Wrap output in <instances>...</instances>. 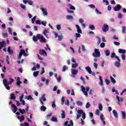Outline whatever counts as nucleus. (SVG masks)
<instances>
[{
    "mask_svg": "<svg viewBox=\"0 0 126 126\" xmlns=\"http://www.w3.org/2000/svg\"><path fill=\"white\" fill-rule=\"evenodd\" d=\"M78 114L77 115L76 120H78L80 117H81V115H82V119L83 120H85L86 118V114L85 112H83V110L81 109H79L77 110Z\"/></svg>",
    "mask_w": 126,
    "mask_h": 126,
    "instance_id": "obj_1",
    "label": "nucleus"
},
{
    "mask_svg": "<svg viewBox=\"0 0 126 126\" xmlns=\"http://www.w3.org/2000/svg\"><path fill=\"white\" fill-rule=\"evenodd\" d=\"M89 89L90 88L89 87H86V88L83 86H81V90L84 93V95H85L87 97H88V94L87 93V92L89 91Z\"/></svg>",
    "mask_w": 126,
    "mask_h": 126,
    "instance_id": "obj_2",
    "label": "nucleus"
},
{
    "mask_svg": "<svg viewBox=\"0 0 126 126\" xmlns=\"http://www.w3.org/2000/svg\"><path fill=\"white\" fill-rule=\"evenodd\" d=\"M93 56L94 58H100L101 57V53H100V51L99 49H94V52L93 53Z\"/></svg>",
    "mask_w": 126,
    "mask_h": 126,
    "instance_id": "obj_3",
    "label": "nucleus"
},
{
    "mask_svg": "<svg viewBox=\"0 0 126 126\" xmlns=\"http://www.w3.org/2000/svg\"><path fill=\"white\" fill-rule=\"evenodd\" d=\"M36 38L39 40L41 43H46L47 42L46 41V38H45V37H44L42 35H41V34H37Z\"/></svg>",
    "mask_w": 126,
    "mask_h": 126,
    "instance_id": "obj_4",
    "label": "nucleus"
},
{
    "mask_svg": "<svg viewBox=\"0 0 126 126\" xmlns=\"http://www.w3.org/2000/svg\"><path fill=\"white\" fill-rule=\"evenodd\" d=\"M45 96H46L45 94H42L39 99V102L40 104H41L42 105H44V102H43V101L44 102H46V98L45 97Z\"/></svg>",
    "mask_w": 126,
    "mask_h": 126,
    "instance_id": "obj_5",
    "label": "nucleus"
},
{
    "mask_svg": "<svg viewBox=\"0 0 126 126\" xmlns=\"http://www.w3.org/2000/svg\"><path fill=\"white\" fill-rule=\"evenodd\" d=\"M39 54L41 56H43V57H47V52L45 50L39 49Z\"/></svg>",
    "mask_w": 126,
    "mask_h": 126,
    "instance_id": "obj_6",
    "label": "nucleus"
},
{
    "mask_svg": "<svg viewBox=\"0 0 126 126\" xmlns=\"http://www.w3.org/2000/svg\"><path fill=\"white\" fill-rule=\"evenodd\" d=\"M14 81V80L11 78H9V82H7V80L4 79L3 80V82L7 83V84H12V82Z\"/></svg>",
    "mask_w": 126,
    "mask_h": 126,
    "instance_id": "obj_7",
    "label": "nucleus"
},
{
    "mask_svg": "<svg viewBox=\"0 0 126 126\" xmlns=\"http://www.w3.org/2000/svg\"><path fill=\"white\" fill-rule=\"evenodd\" d=\"M102 29L103 32H106L107 31H109V26L105 24L103 25Z\"/></svg>",
    "mask_w": 126,
    "mask_h": 126,
    "instance_id": "obj_8",
    "label": "nucleus"
},
{
    "mask_svg": "<svg viewBox=\"0 0 126 126\" xmlns=\"http://www.w3.org/2000/svg\"><path fill=\"white\" fill-rule=\"evenodd\" d=\"M121 9H122V5L120 4H117L113 8L114 11H120V10H121Z\"/></svg>",
    "mask_w": 126,
    "mask_h": 126,
    "instance_id": "obj_9",
    "label": "nucleus"
},
{
    "mask_svg": "<svg viewBox=\"0 0 126 126\" xmlns=\"http://www.w3.org/2000/svg\"><path fill=\"white\" fill-rule=\"evenodd\" d=\"M110 58H111V59L115 58L116 59H117L118 60V62H121V59H120V58H119V57L118 56H116V53H112L111 54Z\"/></svg>",
    "mask_w": 126,
    "mask_h": 126,
    "instance_id": "obj_10",
    "label": "nucleus"
},
{
    "mask_svg": "<svg viewBox=\"0 0 126 126\" xmlns=\"http://www.w3.org/2000/svg\"><path fill=\"white\" fill-rule=\"evenodd\" d=\"M76 27L77 28V32L78 33L80 34H82V30H81V28H80V26L78 25H76Z\"/></svg>",
    "mask_w": 126,
    "mask_h": 126,
    "instance_id": "obj_11",
    "label": "nucleus"
},
{
    "mask_svg": "<svg viewBox=\"0 0 126 126\" xmlns=\"http://www.w3.org/2000/svg\"><path fill=\"white\" fill-rule=\"evenodd\" d=\"M17 118L20 120V123L23 122L25 120V117L24 115H21V116H18Z\"/></svg>",
    "mask_w": 126,
    "mask_h": 126,
    "instance_id": "obj_12",
    "label": "nucleus"
},
{
    "mask_svg": "<svg viewBox=\"0 0 126 126\" xmlns=\"http://www.w3.org/2000/svg\"><path fill=\"white\" fill-rule=\"evenodd\" d=\"M100 120L101 122H102V124H103V126H106V122L104 120V115L101 114L100 115Z\"/></svg>",
    "mask_w": 126,
    "mask_h": 126,
    "instance_id": "obj_13",
    "label": "nucleus"
},
{
    "mask_svg": "<svg viewBox=\"0 0 126 126\" xmlns=\"http://www.w3.org/2000/svg\"><path fill=\"white\" fill-rule=\"evenodd\" d=\"M5 44V41H2L0 42V50H1L2 48H4V45Z\"/></svg>",
    "mask_w": 126,
    "mask_h": 126,
    "instance_id": "obj_14",
    "label": "nucleus"
},
{
    "mask_svg": "<svg viewBox=\"0 0 126 126\" xmlns=\"http://www.w3.org/2000/svg\"><path fill=\"white\" fill-rule=\"evenodd\" d=\"M41 10L43 12V15H48V12H47V9H44V8H41Z\"/></svg>",
    "mask_w": 126,
    "mask_h": 126,
    "instance_id": "obj_15",
    "label": "nucleus"
},
{
    "mask_svg": "<svg viewBox=\"0 0 126 126\" xmlns=\"http://www.w3.org/2000/svg\"><path fill=\"white\" fill-rule=\"evenodd\" d=\"M3 83L7 90H9L10 89V87L8 86L10 85L9 84H7V83H4V82H3Z\"/></svg>",
    "mask_w": 126,
    "mask_h": 126,
    "instance_id": "obj_16",
    "label": "nucleus"
},
{
    "mask_svg": "<svg viewBox=\"0 0 126 126\" xmlns=\"http://www.w3.org/2000/svg\"><path fill=\"white\" fill-rule=\"evenodd\" d=\"M7 52L9 53V55H13L14 53L13 52V51L12 50L10 49V47H8L7 49Z\"/></svg>",
    "mask_w": 126,
    "mask_h": 126,
    "instance_id": "obj_17",
    "label": "nucleus"
},
{
    "mask_svg": "<svg viewBox=\"0 0 126 126\" xmlns=\"http://www.w3.org/2000/svg\"><path fill=\"white\" fill-rule=\"evenodd\" d=\"M19 79H20V78L18 77L16 84H17V86H18L19 87H20V84L21 83H22V82H21L20 80H19Z\"/></svg>",
    "mask_w": 126,
    "mask_h": 126,
    "instance_id": "obj_18",
    "label": "nucleus"
},
{
    "mask_svg": "<svg viewBox=\"0 0 126 126\" xmlns=\"http://www.w3.org/2000/svg\"><path fill=\"white\" fill-rule=\"evenodd\" d=\"M85 68L90 74H91V73H92V71L91 70V68H90V66H87V67H86Z\"/></svg>",
    "mask_w": 126,
    "mask_h": 126,
    "instance_id": "obj_19",
    "label": "nucleus"
},
{
    "mask_svg": "<svg viewBox=\"0 0 126 126\" xmlns=\"http://www.w3.org/2000/svg\"><path fill=\"white\" fill-rule=\"evenodd\" d=\"M118 52L120 54H123V55L126 54V50L125 49H119Z\"/></svg>",
    "mask_w": 126,
    "mask_h": 126,
    "instance_id": "obj_20",
    "label": "nucleus"
},
{
    "mask_svg": "<svg viewBox=\"0 0 126 126\" xmlns=\"http://www.w3.org/2000/svg\"><path fill=\"white\" fill-rule=\"evenodd\" d=\"M16 98V96H15L14 94H12V93L10 94V99H11V100H15Z\"/></svg>",
    "mask_w": 126,
    "mask_h": 126,
    "instance_id": "obj_21",
    "label": "nucleus"
},
{
    "mask_svg": "<svg viewBox=\"0 0 126 126\" xmlns=\"http://www.w3.org/2000/svg\"><path fill=\"white\" fill-rule=\"evenodd\" d=\"M12 107L14 108V111H13V113H16V112H17V107L14 104H12Z\"/></svg>",
    "mask_w": 126,
    "mask_h": 126,
    "instance_id": "obj_22",
    "label": "nucleus"
},
{
    "mask_svg": "<svg viewBox=\"0 0 126 126\" xmlns=\"http://www.w3.org/2000/svg\"><path fill=\"white\" fill-rule=\"evenodd\" d=\"M120 62L116 61L115 62V65L116 66V67H120L121 66V63Z\"/></svg>",
    "mask_w": 126,
    "mask_h": 126,
    "instance_id": "obj_23",
    "label": "nucleus"
},
{
    "mask_svg": "<svg viewBox=\"0 0 126 126\" xmlns=\"http://www.w3.org/2000/svg\"><path fill=\"white\" fill-rule=\"evenodd\" d=\"M68 6L70 7V9H72L73 10H75V7L73 5H71V4H68Z\"/></svg>",
    "mask_w": 126,
    "mask_h": 126,
    "instance_id": "obj_24",
    "label": "nucleus"
},
{
    "mask_svg": "<svg viewBox=\"0 0 126 126\" xmlns=\"http://www.w3.org/2000/svg\"><path fill=\"white\" fill-rule=\"evenodd\" d=\"M116 98L118 102H123V101L124 100V98L123 97H120V96H119V95H117Z\"/></svg>",
    "mask_w": 126,
    "mask_h": 126,
    "instance_id": "obj_25",
    "label": "nucleus"
},
{
    "mask_svg": "<svg viewBox=\"0 0 126 126\" xmlns=\"http://www.w3.org/2000/svg\"><path fill=\"white\" fill-rule=\"evenodd\" d=\"M19 111L20 113H21V114H22V115H23V114H25L26 113L25 109H21V108H20L19 109Z\"/></svg>",
    "mask_w": 126,
    "mask_h": 126,
    "instance_id": "obj_26",
    "label": "nucleus"
},
{
    "mask_svg": "<svg viewBox=\"0 0 126 126\" xmlns=\"http://www.w3.org/2000/svg\"><path fill=\"white\" fill-rule=\"evenodd\" d=\"M77 73H78V70H72V74L73 75H76Z\"/></svg>",
    "mask_w": 126,
    "mask_h": 126,
    "instance_id": "obj_27",
    "label": "nucleus"
},
{
    "mask_svg": "<svg viewBox=\"0 0 126 126\" xmlns=\"http://www.w3.org/2000/svg\"><path fill=\"white\" fill-rule=\"evenodd\" d=\"M61 118L62 119H64L65 118V113L63 110L62 111V113L61 114Z\"/></svg>",
    "mask_w": 126,
    "mask_h": 126,
    "instance_id": "obj_28",
    "label": "nucleus"
},
{
    "mask_svg": "<svg viewBox=\"0 0 126 126\" xmlns=\"http://www.w3.org/2000/svg\"><path fill=\"white\" fill-rule=\"evenodd\" d=\"M104 53L106 57H108V56H110V50H106L105 51Z\"/></svg>",
    "mask_w": 126,
    "mask_h": 126,
    "instance_id": "obj_29",
    "label": "nucleus"
},
{
    "mask_svg": "<svg viewBox=\"0 0 126 126\" xmlns=\"http://www.w3.org/2000/svg\"><path fill=\"white\" fill-rule=\"evenodd\" d=\"M99 84L101 85V86H103V79H102V76H99Z\"/></svg>",
    "mask_w": 126,
    "mask_h": 126,
    "instance_id": "obj_30",
    "label": "nucleus"
},
{
    "mask_svg": "<svg viewBox=\"0 0 126 126\" xmlns=\"http://www.w3.org/2000/svg\"><path fill=\"white\" fill-rule=\"evenodd\" d=\"M23 55V53H22V49H21L20 51V52L19 53V56L18 57V59L19 60H20L21 59V57H22Z\"/></svg>",
    "mask_w": 126,
    "mask_h": 126,
    "instance_id": "obj_31",
    "label": "nucleus"
},
{
    "mask_svg": "<svg viewBox=\"0 0 126 126\" xmlns=\"http://www.w3.org/2000/svg\"><path fill=\"white\" fill-rule=\"evenodd\" d=\"M121 113L122 114V119L126 120V112L124 111H122Z\"/></svg>",
    "mask_w": 126,
    "mask_h": 126,
    "instance_id": "obj_32",
    "label": "nucleus"
},
{
    "mask_svg": "<svg viewBox=\"0 0 126 126\" xmlns=\"http://www.w3.org/2000/svg\"><path fill=\"white\" fill-rule=\"evenodd\" d=\"M46 109H47V107H45V106L44 105H42L40 108L41 111H43V112H45Z\"/></svg>",
    "mask_w": 126,
    "mask_h": 126,
    "instance_id": "obj_33",
    "label": "nucleus"
},
{
    "mask_svg": "<svg viewBox=\"0 0 126 126\" xmlns=\"http://www.w3.org/2000/svg\"><path fill=\"white\" fill-rule=\"evenodd\" d=\"M113 113L115 118H118V113L116 110H113Z\"/></svg>",
    "mask_w": 126,
    "mask_h": 126,
    "instance_id": "obj_34",
    "label": "nucleus"
},
{
    "mask_svg": "<svg viewBox=\"0 0 126 126\" xmlns=\"http://www.w3.org/2000/svg\"><path fill=\"white\" fill-rule=\"evenodd\" d=\"M122 30V33H123V34H125V33H126V27L123 26Z\"/></svg>",
    "mask_w": 126,
    "mask_h": 126,
    "instance_id": "obj_35",
    "label": "nucleus"
},
{
    "mask_svg": "<svg viewBox=\"0 0 126 126\" xmlns=\"http://www.w3.org/2000/svg\"><path fill=\"white\" fill-rule=\"evenodd\" d=\"M110 79H111V82H112V83H114V84L116 83V80H115L113 78V76H110Z\"/></svg>",
    "mask_w": 126,
    "mask_h": 126,
    "instance_id": "obj_36",
    "label": "nucleus"
},
{
    "mask_svg": "<svg viewBox=\"0 0 126 126\" xmlns=\"http://www.w3.org/2000/svg\"><path fill=\"white\" fill-rule=\"evenodd\" d=\"M98 109L100 111H103V105H102V104H101V103L99 104Z\"/></svg>",
    "mask_w": 126,
    "mask_h": 126,
    "instance_id": "obj_37",
    "label": "nucleus"
},
{
    "mask_svg": "<svg viewBox=\"0 0 126 126\" xmlns=\"http://www.w3.org/2000/svg\"><path fill=\"white\" fill-rule=\"evenodd\" d=\"M89 27L91 30H95V26L93 25H90Z\"/></svg>",
    "mask_w": 126,
    "mask_h": 126,
    "instance_id": "obj_38",
    "label": "nucleus"
},
{
    "mask_svg": "<svg viewBox=\"0 0 126 126\" xmlns=\"http://www.w3.org/2000/svg\"><path fill=\"white\" fill-rule=\"evenodd\" d=\"M38 75H39V71H37L33 72V76L34 77H37Z\"/></svg>",
    "mask_w": 126,
    "mask_h": 126,
    "instance_id": "obj_39",
    "label": "nucleus"
},
{
    "mask_svg": "<svg viewBox=\"0 0 126 126\" xmlns=\"http://www.w3.org/2000/svg\"><path fill=\"white\" fill-rule=\"evenodd\" d=\"M33 41L34 42H38V38H37V36L33 35V38H32Z\"/></svg>",
    "mask_w": 126,
    "mask_h": 126,
    "instance_id": "obj_40",
    "label": "nucleus"
},
{
    "mask_svg": "<svg viewBox=\"0 0 126 126\" xmlns=\"http://www.w3.org/2000/svg\"><path fill=\"white\" fill-rule=\"evenodd\" d=\"M20 126H29V124H28V123L25 122L24 124L21 123L20 124Z\"/></svg>",
    "mask_w": 126,
    "mask_h": 126,
    "instance_id": "obj_41",
    "label": "nucleus"
},
{
    "mask_svg": "<svg viewBox=\"0 0 126 126\" xmlns=\"http://www.w3.org/2000/svg\"><path fill=\"white\" fill-rule=\"evenodd\" d=\"M81 37V34L79 33H76V40H77L78 38H80Z\"/></svg>",
    "mask_w": 126,
    "mask_h": 126,
    "instance_id": "obj_42",
    "label": "nucleus"
},
{
    "mask_svg": "<svg viewBox=\"0 0 126 126\" xmlns=\"http://www.w3.org/2000/svg\"><path fill=\"white\" fill-rule=\"evenodd\" d=\"M66 19L69 20V19H73V17L71 15H67L66 16Z\"/></svg>",
    "mask_w": 126,
    "mask_h": 126,
    "instance_id": "obj_43",
    "label": "nucleus"
},
{
    "mask_svg": "<svg viewBox=\"0 0 126 126\" xmlns=\"http://www.w3.org/2000/svg\"><path fill=\"white\" fill-rule=\"evenodd\" d=\"M22 54H23V55H24V57H27V56H28V54H27V53H26V52H25V50L22 49Z\"/></svg>",
    "mask_w": 126,
    "mask_h": 126,
    "instance_id": "obj_44",
    "label": "nucleus"
},
{
    "mask_svg": "<svg viewBox=\"0 0 126 126\" xmlns=\"http://www.w3.org/2000/svg\"><path fill=\"white\" fill-rule=\"evenodd\" d=\"M36 18H37V16H34L32 19V24H34V23L35 22V20H36Z\"/></svg>",
    "mask_w": 126,
    "mask_h": 126,
    "instance_id": "obj_45",
    "label": "nucleus"
},
{
    "mask_svg": "<svg viewBox=\"0 0 126 126\" xmlns=\"http://www.w3.org/2000/svg\"><path fill=\"white\" fill-rule=\"evenodd\" d=\"M78 65V64L77 63H75L74 64H72V68H76V67H77V66Z\"/></svg>",
    "mask_w": 126,
    "mask_h": 126,
    "instance_id": "obj_46",
    "label": "nucleus"
},
{
    "mask_svg": "<svg viewBox=\"0 0 126 126\" xmlns=\"http://www.w3.org/2000/svg\"><path fill=\"white\" fill-rule=\"evenodd\" d=\"M64 99H65L64 96H63L62 97V99H61V101H62L61 104H62V105H63V104H64V101L65 100Z\"/></svg>",
    "mask_w": 126,
    "mask_h": 126,
    "instance_id": "obj_47",
    "label": "nucleus"
},
{
    "mask_svg": "<svg viewBox=\"0 0 126 126\" xmlns=\"http://www.w3.org/2000/svg\"><path fill=\"white\" fill-rule=\"evenodd\" d=\"M6 62L7 63V64H9V57L8 56H6Z\"/></svg>",
    "mask_w": 126,
    "mask_h": 126,
    "instance_id": "obj_48",
    "label": "nucleus"
},
{
    "mask_svg": "<svg viewBox=\"0 0 126 126\" xmlns=\"http://www.w3.org/2000/svg\"><path fill=\"white\" fill-rule=\"evenodd\" d=\"M76 104L78 106H82V101H77Z\"/></svg>",
    "mask_w": 126,
    "mask_h": 126,
    "instance_id": "obj_49",
    "label": "nucleus"
},
{
    "mask_svg": "<svg viewBox=\"0 0 126 126\" xmlns=\"http://www.w3.org/2000/svg\"><path fill=\"white\" fill-rule=\"evenodd\" d=\"M56 101H53V102H52V108H56Z\"/></svg>",
    "mask_w": 126,
    "mask_h": 126,
    "instance_id": "obj_50",
    "label": "nucleus"
},
{
    "mask_svg": "<svg viewBox=\"0 0 126 126\" xmlns=\"http://www.w3.org/2000/svg\"><path fill=\"white\" fill-rule=\"evenodd\" d=\"M67 69V66H66V65H63V67L62 71H65V70H66Z\"/></svg>",
    "mask_w": 126,
    "mask_h": 126,
    "instance_id": "obj_51",
    "label": "nucleus"
},
{
    "mask_svg": "<svg viewBox=\"0 0 126 126\" xmlns=\"http://www.w3.org/2000/svg\"><path fill=\"white\" fill-rule=\"evenodd\" d=\"M20 6H21V8H22V9H26V5L21 4Z\"/></svg>",
    "mask_w": 126,
    "mask_h": 126,
    "instance_id": "obj_52",
    "label": "nucleus"
},
{
    "mask_svg": "<svg viewBox=\"0 0 126 126\" xmlns=\"http://www.w3.org/2000/svg\"><path fill=\"white\" fill-rule=\"evenodd\" d=\"M20 102H21L22 105H25V101L22 99H20Z\"/></svg>",
    "mask_w": 126,
    "mask_h": 126,
    "instance_id": "obj_53",
    "label": "nucleus"
},
{
    "mask_svg": "<svg viewBox=\"0 0 126 126\" xmlns=\"http://www.w3.org/2000/svg\"><path fill=\"white\" fill-rule=\"evenodd\" d=\"M51 121L52 122H58V119L56 117H52Z\"/></svg>",
    "mask_w": 126,
    "mask_h": 126,
    "instance_id": "obj_54",
    "label": "nucleus"
},
{
    "mask_svg": "<svg viewBox=\"0 0 126 126\" xmlns=\"http://www.w3.org/2000/svg\"><path fill=\"white\" fill-rule=\"evenodd\" d=\"M90 106H91L90 103L89 102H87L86 105V108L87 109H88V108H90Z\"/></svg>",
    "mask_w": 126,
    "mask_h": 126,
    "instance_id": "obj_55",
    "label": "nucleus"
},
{
    "mask_svg": "<svg viewBox=\"0 0 126 126\" xmlns=\"http://www.w3.org/2000/svg\"><path fill=\"white\" fill-rule=\"evenodd\" d=\"M79 23L82 24L84 22V20L82 18H80L79 20Z\"/></svg>",
    "mask_w": 126,
    "mask_h": 126,
    "instance_id": "obj_56",
    "label": "nucleus"
},
{
    "mask_svg": "<svg viewBox=\"0 0 126 126\" xmlns=\"http://www.w3.org/2000/svg\"><path fill=\"white\" fill-rule=\"evenodd\" d=\"M41 24H42V25H43V26H46V25H47V22L42 21Z\"/></svg>",
    "mask_w": 126,
    "mask_h": 126,
    "instance_id": "obj_57",
    "label": "nucleus"
},
{
    "mask_svg": "<svg viewBox=\"0 0 126 126\" xmlns=\"http://www.w3.org/2000/svg\"><path fill=\"white\" fill-rule=\"evenodd\" d=\"M35 23L36 24H38V25H41V22L40 20H38L35 21Z\"/></svg>",
    "mask_w": 126,
    "mask_h": 126,
    "instance_id": "obj_58",
    "label": "nucleus"
},
{
    "mask_svg": "<svg viewBox=\"0 0 126 126\" xmlns=\"http://www.w3.org/2000/svg\"><path fill=\"white\" fill-rule=\"evenodd\" d=\"M100 48H104L105 47V43L102 42L100 45Z\"/></svg>",
    "mask_w": 126,
    "mask_h": 126,
    "instance_id": "obj_59",
    "label": "nucleus"
},
{
    "mask_svg": "<svg viewBox=\"0 0 126 126\" xmlns=\"http://www.w3.org/2000/svg\"><path fill=\"white\" fill-rule=\"evenodd\" d=\"M8 31L9 32V33H10L11 34V35H12V31L11 30V28H8Z\"/></svg>",
    "mask_w": 126,
    "mask_h": 126,
    "instance_id": "obj_60",
    "label": "nucleus"
},
{
    "mask_svg": "<svg viewBox=\"0 0 126 126\" xmlns=\"http://www.w3.org/2000/svg\"><path fill=\"white\" fill-rule=\"evenodd\" d=\"M105 82H106V84H107V85H108V84H110V80L106 79L105 80Z\"/></svg>",
    "mask_w": 126,
    "mask_h": 126,
    "instance_id": "obj_61",
    "label": "nucleus"
},
{
    "mask_svg": "<svg viewBox=\"0 0 126 126\" xmlns=\"http://www.w3.org/2000/svg\"><path fill=\"white\" fill-rule=\"evenodd\" d=\"M27 99V100H33V98H32V96L31 95L28 96Z\"/></svg>",
    "mask_w": 126,
    "mask_h": 126,
    "instance_id": "obj_62",
    "label": "nucleus"
},
{
    "mask_svg": "<svg viewBox=\"0 0 126 126\" xmlns=\"http://www.w3.org/2000/svg\"><path fill=\"white\" fill-rule=\"evenodd\" d=\"M2 35H3V37H4V38H6V37H7V36H8L7 33H6V32L3 33Z\"/></svg>",
    "mask_w": 126,
    "mask_h": 126,
    "instance_id": "obj_63",
    "label": "nucleus"
},
{
    "mask_svg": "<svg viewBox=\"0 0 126 126\" xmlns=\"http://www.w3.org/2000/svg\"><path fill=\"white\" fill-rule=\"evenodd\" d=\"M99 113L100 111H99L98 109H96L95 111V115H97V116H99Z\"/></svg>",
    "mask_w": 126,
    "mask_h": 126,
    "instance_id": "obj_64",
    "label": "nucleus"
}]
</instances>
